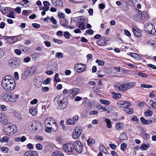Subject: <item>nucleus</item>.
<instances>
[{"label": "nucleus", "instance_id": "nucleus-1", "mask_svg": "<svg viewBox=\"0 0 156 156\" xmlns=\"http://www.w3.org/2000/svg\"><path fill=\"white\" fill-rule=\"evenodd\" d=\"M15 84L14 78L10 76H5L3 78L2 81L3 88L7 91L13 90L15 87Z\"/></svg>", "mask_w": 156, "mask_h": 156}, {"label": "nucleus", "instance_id": "nucleus-2", "mask_svg": "<svg viewBox=\"0 0 156 156\" xmlns=\"http://www.w3.org/2000/svg\"><path fill=\"white\" fill-rule=\"evenodd\" d=\"M53 102L56 108L60 109H64L67 106L68 101L66 98L63 97L61 95H57L55 98Z\"/></svg>", "mask_w": 156, "mask_h": 156}, {"label": "nucleus", "instance_id": "nucleus-3", "mask_svg": "<svg viewBox=\"0 0 156 156\" xmlns=\"http://www.w3.org/2000/svg\"><path fill=\"white\" fill-rule=\"evenodd\" d=\"M3 129L5 134L8 135L14 134L17 130V127L15 125L9 123L4 124L3 126Z\"/></svg>", "mask_w": 156, "mask_h": 156}, {"label": "nucleus", "instance_id": "nucleus-4", "mask_svg": "<svg viewBox=\"0 0 156 156\" xmlns=\"http://www.w3.org/2000/svg\"><path fill=\"white\" fill-rule=\"evenodd\" d=\"M2 98L6 101L10 102L12 103L16 102L19 97V95L15 93H6L2 94Z\"/></svg>", "mask_w": 156, "mask_h": 156}, {"label": "nucleus", "instance_id": "nucleus-5", "mask_svg": "<svg viewBox=\"0 0 156 156\" xmlns=\"http://www.w3.org/2000/svg\"><path fill=\"white\" fill-rule=\"evenodd\" d=\"M144 30L146 33L153 34L156 32L155 27L151 23H146L144 26Z\"/></svg>", "mask_w": 156, "mask_h": 156}, {"label": "nucleus", "instance_id": "nucleus-6", "mask_svg": "<svg viewBox=\"0 0 156 156\" xmlns=\"http://www.w3.org/2000/svg\"><path fill=\"white\" fill-rule=\"evenodd\" d=\"M82 133V129L81 127L77 126L73 130L72 135L73 138L75 139H78Z\"/></svg>", "mask_w": 156, "mask_h": 156}, {"label": "nucleus", "instance_id": "nucleus-7", "mask_svg": "<svg viewBox=\"0 0 156 156\" xmlns=\"http://www.w3.org/2000/svg\"><path fill=\"white\" fill-rule=\"evenodd\" d=\"M74 68L77 72L80 73L84 71L86 69V66L85 64L77 63L75 65Z\"/></svg>", "mask_w": 156, "mask_h": 156}, {"label": "nucleus", "instance_id": "nucleus-8", "mask_svg": "<svg viewBox=\"0 0 156 156\" xmlns=\"http://www.w3.org/2000/svg\"><path fill=\"white\" fill-rule=\"evenodd\" d=\"M63 151L66 153L72 152L74 150V146L71 143H68L64 145L63 147Z\"/></svg>", "mask_w": 156, "mask_h": 156}, {"label": "nucleus", "instance_id": "nucleus-9", "mask_svg": "<svg viewBox=\"0 0 156 156\" xmlns=\"http://www.w3.org/2000/svg\"><path fill=\"white\" fill-rule=\"evenodd\" d=\"M74 146L76 151L80 153L82 152L83 145L82 143L79 141L76 140L74 143Z\"/></svg>", "mask_w": 156, "mask_h": 156}, {"label": "nucleus", "instance_id": "nucleus-10", "mask_svg": "<svg viewBox=\"0 0 156 156\" xmlns=\"http://www.w3.org/2000/svg\"><path fill=\"white\" fill-rule=\"evenodd\" d=\"M117 104L119 107L125 108L129 107L131 105L130 102L128 101H119L117 103Z\"/></svg>", "mask_w": 156, "mask_h": 156}, {"label": "nucleus", "instance_id": "nucleus-11", "mask_svg": "<svg viewBox=\"0 0 156 156\" xmlns=\"http://www.w3.org/2000/svg\"><path fill=\"white\" fill-rule=\"evenodd\" d=\"M36 69L35 66H32L26 69L25 72V75L27 76H29L34 74Z\"/></svg>", "mask_w": 156, "mask_h": 156}, {"label": "nucleus", "instance_id": "nucleus-12", "mask_svg": "<svg viewBox=\"0 0 156 156\" xmlns=\"http://www.w3.org/2000/svg\"><path fill=\"white\" fill-rule=\"evenodd\" d=\"M79 116L75 115L72 118L69 119L66 122V123L69 125H73L76 123V122L79 119Z\"/></svg>", "mask_w": 156, "mask_h": 156}, {"label": "nucleus", "instance_id": "nucleus-13", "mask_svg": "<svg viewBox=\"0 0 156 156\" xmlns=\"http://www.w3.org/2000/svg\"><path fill=\"white\" fill-rule=\"evenodd\" d=\"M132 27L133 31L135 36L137 37H140L141 35V30L134 25H132Z\"/></svg>", "mask_w": 156, "mask_h": 156}, {"label": "nucleus", "instance_id": "nucleus-14", "mask_svg": "<svg viewBox=\"0 0 156 156\" xmlns=\"http://www.w3.org/2000/svg\"><path fill=\"white\" fill-rule=\"evenodd\" d=\"M7 43L12 44L17 41L18 40L17 36L9 37L5 39Z\"/></svg>", "mask_w": 156, "mask_h": 156}, {"label": "nucleus", "instance_id": "nucleus-15", "mask_svg": "<svg viewBox=\"0 0 156 156\" xmlns=\"http://www.w3.org/2000/svg\"><path fill=\"white\" fill-rule=\"evenodd\" d=\"M23 156H39L37 152L34 151H29L26 152Z\"/></svg>", "mask_w": 156, "mask_h": 156}, {"label": "nucleus", "instance_id": "nucleus-16", "mask_svg": "<svg viewBox=\"0 0 156 156\" xmlns=\"http://www.w3.org/2000/svg\"><path fill=\"white\" fill-rule=\"evenodd\" d=\"M134 19L136 21H140L142 18V12L139 10H138V12L134 16Z\"/></svg>", "mask_w": 156, "mask_h": 156}, {"label": "nucleus", "instance_id": "nucleus-17", "mask_svg": "<svg viewBox=\"0 0 156 156\" xmlns=\"http://www.w3.org/2000/svg\"><path fill=\"white\" fill-rule=\"evenodd\" d=\"M55 121L51 118L49 117L47 118L45 120L44 124L45 125L50 126L52 124L54 123Z\"/></svg>", "mask_w": 156, "mask_h": 156}, {"label": "nucleus", "instance_id": "nucleus-18", "mask_svg": "<svg viewBox=\"0 0 156 156\" xmlns=\"http://www.w3.org/2000/svg\"><path fill=\"white\" fill-rule=\"evenodd\" d=\"M5 4L1 3L0 5V10L3 14H6L8 12L7 7L5 6Z\"/></svg>", "mask_w": 156, "mask_h": 156}, {"label": "nucleus", "instance_id": "nucleus-19", "mask_svg": "<svg viewBox=\"0 0 156 156\" xmlns=\"http://www.w3.org/2000/svg\"><path fill=\"white\" fill-rule=\"evenodd\" d=\"M53 5L55 6H60L63 4L61 0H51Z\"/></svg>", "mask_w": 156, "mask_h": 156}, {"label": "nucleus", "instance_id": "nucleus-20", "mask_svg": "<svg viewBox=\"0 0 156 156\" xmlns=\"http://www.w3.org/2000/svg\"><path fill=\"white\" fill-rule=\"evenodd\" d=\"M126 86L127 90H129L133 88L136 85V83L135 82H130L129 83H126Z\"/></svg>", "mask_w": 156, "mask_h": 156}, {"label": "nucleus", "instance_id": "nucleus-21", "mask_svg": "<svg viewBox=\"0 0 156 156\" xmlns=\"http://www.w3.org/2000/svg\"><path fill=\"white\" fill-rule=\"evenodd\" d=\"M107 38V37H104L101 38L100 40H98V45L101 46L105 45L106 43V41H105L106 39Z\"/></svg>", "mask_w": 156, "mask_h": 156}, {"label": "nucleus", "instance_id": "nucleus-22", "mask_svg": "<svg viewBox=\"0 0 156 156\" xmlns=\"http://www.w3.org/2000/svg\"><path fill=\"white\" fill-rule=\"evenodd\" d=\"M44 6L43 7V10L47 11L49 9V6L50 5V3L47 1H44L43 2Z\"/></svg>", "mask_w": 156, "mask_h": 156}, {"label": "nucleus", "instance_id": "nucleus-23", "mask_svg": "<svg viewBox=\"0 0 156 156\" xmlns=\"http://www.w3.org/2000/svg\"><path fill=\"white\" fill-rule=\"evenodd\" d=\"M79 92V90L78 88L72 89L69 90V93L75 96Z\"/></svg>", "mask_w": 156, "mask_h": 156}, {"label": "nucleus", "instance_id": "nucleus-24", "mask_svg": "<svg viewBox=\"0 0 156 156\" xmlns=\"http://www.w3.org/2000/svg\"><path fill=\"white\" fill-rule=\"evenodd\" d=\"M140 120L141 121L142 123L144 125H149L152 123V120H147L145 119L143 117L141 118Z\"/></svg>", "mask_w": 156, "mask_h": 156}, {"label": "nucleus", "instance_id": "nucleus-25", "mask_svg": "<svg viewBox=\"0 0 156 156\" xmlns=\"http://www.w3.org/2000/svg\"><path fill=\"white\" fill-rule=\"evenodd\" d=\"M51 127V128L52 129V132H56L58 129V126L57 123L56 121L54 122V123L52 124V125L50 126Z\"/></svg>", "mask_w": 156, "mask_h": 156}, {"label": "nucleus", "instance_id": "nucleus-26", "mask_svg": "<svg viewBox=\"0 0 156 156\" xmlns=\"http://www.w3.org/2000/svg\"><path fill=\"white\" fill-rule=\"evenodd\" d=\"M30 113L33 116H35L37 114V110L34 108H30L29 110Z\"/></svg>", "mask_w": 156, "mask_h": 156}, {"label": "nucleus", "instance_id": "nucleus-27", "mask_svg": "<svg viewBox=\"0 0 156 156\" xmlns=\"http://www.w3.org/2000/svg\"><path fill=\"white\" fill-rule=\"evenodd\" d=\"M150 145L149 144L147 143H143L140 146V148L142 150H147L149 147Z\"/></svg>", "mask_w": 156, "mask_h": 156}, {"label": "nucleus", "instance_id": "nucleus-28", "mask_svg": "<svg viewBox=\"0 0 156 156\" xmlns=\"http://www.w3.org/2000/svg\"><path fill=\"white\" fill-rule=\"evenodd\" d=\"M42 82L39 80L36 79L34 81V84L35 86L37 88L41 87Z\"/></svg>", "mask_w": 156, "mask_h": 156}, {"label": "nucleus", "instance_id": "nucleus-29", "mask_svg": "<svg viewBox=\"0 0 156 156\" xmlns=\"http://www.w3.org/2000/svg\"><path fill=\"white\" fill-rule=\"evenodd\" d=\"M124 110L129 115H131L133 113V109L131 108H126L124 109Z\"/></svg>", "mask_w": 156, "mask_h": 156}, {"label": "nucleus", "instance_id": "nucleus-30", "mask_svg": "<svg viewBox=\"0 0 156 156\" xmlns=\"http://www.w3.org/2000/svg\"><path fill=\"white\" fill-rule=\"evenodd\" d=\"M7 120V118L4 114L0 113V121L2 122H5Z\"/></svg>", "mask_w": 156, "mask_h": 156}, {"label": "nucleus", "instance_id": "nucleus-31", "mask_svg": "<svg viewBox=\"0 0 156 156\" xmlns=\"http://www.w3.org/2000/svg\"><path fill=\"white\" fill-rule=\"evenodd\" d=\"M112 94L113 98L115 99H117L118 98H120L122 96L121 94L119 93L114 92Z\"/></svg>", "mask_w": 156, "mask_h": 156}, {"label": "nucleus", "instance_id": "nucleus-32", "mask_svg": "<svg viewBox=\"0 0 156 156\" xmlns=\"http://www.w3.org/2000/svg\"><path fill=\"white\" fill-rule=\"evenodd\" d=\"M73 21L75 22L81 23L83 20V17L81 16L75 17L73 19Z\"/></svg>", "mask_w": 156, "mask_h": 156}, {"label": "nucleus", "instance_id": "nucleus-33", "mask_svg": "<svg viewBox=\"0 0 156 156\" xmlns=\"http://www.w3.org/2000/svg\"><path fill=\"white\" fill-rule=\"evenodd\" d=\"M126 84H123L120 85L118 87V89L120 91H124L127 90Z\"/></svg>", "mask_w": 156, "mask_h": 156}, {"label": "nucleus", "instance_id": "nucleus-34", "mask_svg": "<svg viewBox=\"0 0 156 156\" xmlns=\"http://www.w3.org/2000/svg\"><path fill=\"white\" fill-rule=\"evenodd\" d=\"M116 128L118 130H120L122 129L123 127V125L122 123L118 122L115 126Z\"/></svg>", "mask_w": 156, "mask_h": 156}, {"label": "nucleus", "instance_id": "nucleus-35", "mask_svg": "<svg viewBox=\"0 0 156 156\" xmlns=\"http://www.w3.org/2000/svg\"><path fill=\"white\" fill-rule=\"evenodd\" d=\"M144 114L146 117L151 116L152 115V112L151 110L148 109L144 112Z\"/></svg>", "mask_w": 156, "mask_h": 156}, {"label": "nucleus", "instance_id": "nucleus-36", "mask_svg": "<svg viewBox=\"0 0 156 156\" xmlns=\"http://www.w3.org/2000/svg\"><path fill=\"white\" fill-rule=\"evenodd\" d=\"M87 145L88 146H91L95 143V140L94 139H91L87 140Z\"/></svg>", "mask_w": 156, "mask_h": 156}, {"label": "nucleus", "instance_id": "nucleus-37", "mask_svg": "<svg viewBox=\"0 0 156 156\" xmlns=\"http://www.w3.org/2000/svg\"><path fill=\"white\" fill-rule=\"evenodd\" d=\"M36 124V121H33L30 122L29 124V127L30 128H31L32 130L34 129L35 125Z\"/></svg>", "mask_w": 156, "mask_h": 156}, {"label": "nucleus", "instance_id": "nucleus-38", "mask_svg": "<svg viewBox=\"0 0 156 156\" xmlns=\"http://www.w3.org/2000/svg\"><path fill=\"white\" fill-rule=\"evenodd\" d=\"M149 104L151 105L152 107L154 109H156V102L151 100L149 102Z\"/></svg>", "mask_w": 156, "mask_h": 156}, {"label": "nucleus", "instance_id": "nucleus-39", "mask_svg": "<svg viewBox=\"0 0 156 156\" xmlns=\"http://www.w3.org/2000/svg\"><path fill=\"white\" fill-rule=\"evenodd\" d=\"M143 137L146 140H148L150 138V135L145 132H143L142 133Z\"/></svg>", "mask_w": 156, "mask_h": 156}, {"label": "nucleus", "instance_id": "nucleus-40", "mask_svg": "<svg viewBox=\"0 0 156 156\" xmlns=\"http://www.w3.org/2000/svg\"><path fill=\"white\" fill-rule=\"evenodd\" d=\"M53 156H64L63 154L60 151H55L53 153Z\"/></svg>", "mask_w": 156, "mask_h": 156}, {"label": "nucleus", "instance_id": "nucleus-41", "mask_svg": "<svg viewBox=\"0 0 156 156\" xmlns=\"http://www.w3.org/2000/svg\"><path fill=\"white\" fill-rule=\"evenodd\" d=\"M105 121L106 123L107 126L108 128H110L112 127V125L110 119L106 118L105 119Z\"/></svg>", "mask_w": 156, "mask_h": 156}, {"label": "nucleus", "instance_id": "nucleus-42", "mask_svg": "<svg viewBox=\"0 0 156 156\" xmlns=\"http://www.w3.org/2000/svg\"><path fill=\"white\" fill-rule=\"evenodd\" d=\"M41 127V123L38 121H36V124L35 125V130L36 131L37 130L40 129Z\"/></svg>", "mask_w": 156, "mask_h": 156}, {"label": "nucleus", "instance_id": "nucleus-43", "mask_svg": "<svg viewBox=\"0 0 156 156\" xmlns=\"http://www.w3.org/2000/svg\"><path fill=\"white\" fill-rule=\"evenodd\" d=\"M99 150L105 154H106L108 152L105 147L102 145H100V146Z\"/></svg>", "mask_w": 156, "mask_h": 156}, {"label": "nucleus", "instance_id": "nucleus-44", "mask_svg": "<svg viewBox=\"0 0 156 156\" xmlns=\"http://www.w3.org/2000/svg\"><path fill=\"white\" fill-rule=\"evenodd\" d=\"M100 102L101 104L105 105H108L110 104V102L109 101L104 99L100 100Z\"/></svg>", "mask_w": 156, "mask_h": 156}, {"label": "nucleus", "instance_id": "nucleus-45", "mask_svg": "<svg viewBox=\"0 0 156 156\" xmlns=\"http://www.w3.org/2000/svg\"><path fill=\"white\" fill-rule=\"evenodd\" d=\"M54 80L57 82L61 81V80L59 78V74L58 73H57L55 74L54 77Z\"/></svg>", "mask_w": 156, "mask_h": 156}, {"label": "nucleus", "instance_id": "nucleus-46", "mask_svg": "<svg viewBox=\"0 0 156 156\" xmlns=\"http://www.w3.org/2000/svg\"><path fill=\"white\" fill-rule=\"evenodd\" d=\"M14 13H15L14 12L10 11L7 14V16L9 17L14 18H15Z\"/></svg>", "mask_w": 156, "mask_h": 156}, {"label": "nucleus", "instance_id": "nucleus-47", "mask_svg": "<svg viewBox=\"0 0 156 156\" xmlns=\"http://www.w3.org/2000/svg\"><path fill=\"white\" fill-rule=\"evenodd\" d=\"M147 44L149 46H153L155 44V41L153 40H149L147 42Z\"/></svg>", "mask_w": 156, "mask_h": 156}, {"label": "nucleus", "instance_id": "nucleus-48", "mask_svg": "<svg viewBox=\"0 0 156 156\" xmlns=\"http://www.w3.org/2000/svg\"><path fill=\"white\" fill-rule=\"evenodd\" d=\"M127 138L126 134L125 133H123L120 136V138L121 140H124Z\"/></svg>", "mask_w": 156, "mask_h": 156}, {"label": "nucleus", "instance_id": "nucleus-49", "mask_svg": "<svg viewBox=\"0 0 156 156\" xmlns=\"http://www.w3.org/2000/svg\"><path fill=\"white\" fill-rule=\"evenodd\" d=\"M55 56L58 58H62L63 56V55L62 52H57L55 53Z\"/></svg>", "mask_w": 156, "mask_h": 156}, {"label": "nucleus", "instance_id": "nucleus-50", "mask_svg": "<svg viewBox=\"0 0 156 156\" xmlns=\"http://www.w3.org/2000/svg\"><path fill=\"white\" fill-rule=\"evenodd\" d=\"M130 55L135 58L138 59L140 58V56L138 55L135 53H130Z\"/></svg>", "mask_w": 156, "mask_h": 156}, {"label": "nucleus", "instance_id": "nucleus-51", "mask_svg": "<svg viewBox=\"0 0 156 156\" xmlns=\"http://www.w3.org/2000/svg\"><path fill=\"white\" fill-rule=\"evenodd\" d=\"M138 75L143 78H147L148 76V75L147 74L141 72L138 73Z\"/></svg>", "mask_w": 156, "mask_h": 156}, {"label": "nucleus", "instance_id": "nucleus-52", "mask_svg": "<svg viewBox=\"0 0 156 156\" xmlns=\"http://www.w3.org/2000/svg\"><path fill=\"white\" fill-rule=\"evenodd\" d=\"M141 87L145 88H151L152 87V86L151 85L146 84H141Z\"/></svg>", "mask_w": 156, "mask_h": 156}, {"label": "nucleus", "instance_id": "nucleus-53", "mask_svg": "<svg viewBox=\"0 0 156 156\" xmlns=\"http://www.w3.org/2000/svg\"><path fill=\"white\" fill-rule=\"evenodd\" d=\"M45 131L48 133H50L52 131V129L51 127L46 126L45 128Z\"/></svg>", "mask_w": 156, "mask_h": 156}, {"label": "nucleus", "instance_id": "nucleus-54", "mask_svg": "<svg viewBox=\"0 0 156 156\" xmlns=\"http://www.w3.org/2000/svg\"><path fill=\"white\" fill-rule=\"evenodd\" d=\"M85 27V24L83 22H81L79 24L78 28L81 30H83Z\"/></svg>", "mask_w": 156, "mask_h": 156}, {"label": "nucleus", "instance_id": "nucleus-55", "mask_svg": "<svg viewBox=\"0 0 156 156\" xmlns=\"http://www.w3.org/2000/svg\"><path fill=\"white\" fill-rule=\"evenodd\" d=\"M31 12L30 10H23L22 12V14L24 16L28 15Z\"/></svg>", "mask_w": 156, "mask_h": 156}, {"label": "nucleus", "instance_id": "nucleus-56", "mask_svg": "<svg viewBox=\"0 0 156 156\" xmlns=\"http://www.w3.org/2000/svg\"><path fill=\"white\" fill-rule=\"evenodd\" d=\"M95 62L96 63H98V64L99 66H102L104 65V62L103 61L100 60L98 59L97 60L95 61Z\"/></svg>", "mask_w": 156, "mask_h": 156}, {"label": "nucleus", "instance_id": "nucleus-57", "mask_svg": "<svg viewBox=\"0 0 156 156\" xmlns=\"http://www.w3.org/2000/svg\"><path fill=\"white\" fill-rule=\"evenodd\" d=\"M42 37L45 41H48L49 39V37L45 34H43L41 35Z\"/></svg>", "mask_w": 156, "mask_h": 156}, {"label": "nucleus", "instance_id": "nucleus-58", "mask_svg": "<svg viewBox=\"0 0 156 156\" xmlns=\"http://www.w3.org/2000/svg\"><path fill=\"white\" fill-rule=\"evenodd\" d=\"M126 147L127 145L125 143L122 144L120 146L121 150L123 151H125Z\"/></svg>", "mask_w": 156, "mask_h": 156}, {"label": "nucleus", "instance_id": "nucleus-59", "mask_svg": "<svg viewBox=\"0 0 156 156\" xmlns=\"http://www.w3.org/2000/svg\"><path fill=\"white\" fill-rule=\"evenodd\" d=\"M70 35L68 31H65L64 33V36L67 39H69L70 38Z\"/></svg>", "mask_w": 156, "mask_h": 156}, {"label": "nucleus", "instance_id": "nucleus-60", "mask_svg": "<svg viewBox=\"0 0 156 156\" xmlns=\"http://www.w3.org/2000/svg\"><path fill=\"white\" fill-rule=\"evenodd\" d=\"M1 150L3 152L7 153L9 151V149L7 147H3L1 148Z\"/></svg>", "mask_w": 156, "mask_h": 156}, {"label": "nucleus", "instance_id": "nucleus-61", "mask_svg": "<svg viewBox=\"0 0 156 156\" xmlns=\"http://www.w3.org/2000/svg\"><path fill=\"white\" fill-rule=\"evenodd\" d=\"M54 72L52 69H50L45 72V73L48 75H51Z\"/></svg>", "mask_w": 156, "mask_h": 156}, {"label": "nucleus", "instance_id": "nucleus-62", "mask_svg": "<svg viewBox=\"0 0 156 156\" xmlns=\"http://www.w3.org/2000/svg\"><path fill=\"white\" fill-rule=\"evenodd\" d=\"M36 148L38 150H41L42 148V146L41 144H37L36 145Z\"/></svg>", "mask_w": 156, "mask_h": 156}, {"label": "nucleus", "instance_id": "nucleus-63", "mask_svg": "<svg viewBox=\"0 0 156 156\" xmlns=\"http://www.w3.org/2000/svg\"><path fill=\"white\" fill-rule=\"evenodd\" d=\"M51 81V79L49 78H47L43 82V84H48Z\"/></svg>", "mask_w": 156, "mask_h": 156}, {"label": "nucleus", "instance_id": "nucleus-64", "mask_svg": "<svg viewBox=\"0 0 156 156\" xmlns=\"http://www.w3.org/2000/svg\"><path fill=\"white\" fill-rule=\"evenodd\" d=\"M98 112L96 110H93L91 111L89 113V114L90 115H97L98 114Z\"/></svg>", "mask_w": 156, "mask_h": 156}]
</instances>
